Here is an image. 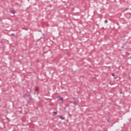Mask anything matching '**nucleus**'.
<instances>
[{
    "mask_svg": "<svg viewBox=\"0 0 131 131\" xmlns=\"http://www.w3.org/2000/svg\"><path fill=\"white\" fill-rule=\"evenodd\" d=\"M59 100H60V101H63V98L60 97V98H59Z\"/></svg>",
    "mask_w": 131,
    "mask_h": 131,
    "instance_id": "0eeeda50",
    "label": "nucleus"
},
{
    "mask_svg": "<svg viewBox=\"0 0 131 131\" xmlns=\"http://www.w3.org/2000/svg\"><path fill=\"white\" fill-rule=\"evenodd\" d=\"M58 113L57 112H54L53 114H55V115H57Z\"/></svg>",
    "mask_w": 131,
    "mask_h": 131,
    "instance_id": "423d86ee",
    "label": "nucleus"
},
{
    "mask_svg": "<svg viewBox=\"0 0 131 131\" xmlns=\"http://www.w3.org/2000/svg\"><path fill=\"white\" fill-rule=\"evenodd\" d=\"M10 13H11V14H15V10H14V9L10 10Z\"/></svg>",
    "mask_w": 131,
    "mask_h": 131,
    "instance_id": "f257e3e1",
    "label": "nucleus"
},
{
    "mask_svg": "<svg viewBox=\"0 0 131 131\" xmlns=\"http://www.w3.org/2000/svg\"><path fill=\"white\" fill-rule=\"evenodd\" d=\"M39 88L36 86L35 89V92H38Z\"/></svg>",
    "mask_w": 131,
    "mask_h": 131,
    "instance_id": "7ed1b4c3",
    "label": "nucleus"
},
{
    "mask_svg": "<svg viewBox=\"0 0 131 131\" xmlns=\"http://www.w3.org/2000/svg\"><path fill=\"white\" fill-rule=\"evenodd\" d=\"M112 76H114L115 75L114 74H112Z\"/></svg>",
    "mask_w": 131,
    "mask_h": 131,
    "instance_id": "1a4fd4ad",
    "label": "nucleus"
},
{
    "mask_svg": "<svg viewBox=\"0 0 131 131\" xmlns=\"http://www.w3.org/2000/svg\"><path fill=\"white\" fill-rule=\"evenodd\" d=\"M125 54H126V55H127V56H129V53L126 52L125 53Z\"/></svg>",
    "mask_w": 131,
    "mask_h": 131,
    "instance_id": "39448f33",
    "label": "nucleus"
},
{
    "mask_svg": "<svg viewBox=\"0 0 131 131\" xmlns=\"http://www.w3.org/2000/svg\"><path fill=\"white\" fill-rule=\"evenodd\" d=\"M73 104H75V102H73Z\"/></svg>",
    "mask_w": 131,
    "mask_h": 131,
    "instance_id": "9b49d317",
    "label": "nucleus"
},
{
    "mask_svg": "<svg viewBox=\"0 0 131 131\" xmlns=\"http://www.w3.org/2000/svg\"><path fill=\"white\" fill-rule=\"evenodd\" d=\"M59 118H60V119H61V120H64L65 119V118L62 117V116H60L59 117Z\"/></svg>",
    "mask_w": 131,
    "mask_h": 131,
    "instance_id": "f03ea898",
    "label": "nucleus"
},
{
    "mask_svg": "<svg viewBox=\"0 0 131 131\" xmlns=\"http://www.w3.org/2000/svg\"><path fill=\"white\" fill-rule=\"evenodd\" d=\"M104 23L106 24H107V23H108V20H107V19H105V20H104Z\"/></svg>",
    "mask_w": 131,
    "mask_h": 131,
    "instance_id": "20e7f679",
    "label": "nucleus"
},
{
    "mask_svg": "<svg viewBox=\"0 0 131 131\" xmlns=\"http://www.w3.org/2000/svg\"><path fill=\"white\" fill-rule=\"evenodd\" d=\"M129 14H130V15H131V13H130Z\"/></svg>",
    "mask_w": 131,
    "mask_h": 131,
    "instance_id": "f8f14e48",
    "label": "nucleus"
},
{
    "mask_svg": "<svg viewBox=\"0 0 131 131\" xmlns=\"http://www.w3.org/2000/svg\"><path fill=\"white\" fill-rule=\"evenodd\" d=\"M63 109L64 110H65L66 109V107H64Z\"/></svg>",
    "mask_w": 131,
    "mask_h": 131,
    "instance_id": "9d476101",
    "label": "nucleus"
},
{
    "mask_svg": "<svg viewBox=\"0 0 131 131\" xmlns=\"http://www.w3.org/2000/svg\"><path fill=\"white\" fill-rule=\"evenodd\" d=\"M11 35H12V36H15V34L12 33V34H11Z\"/></svg>",
    "mask_w": 131,
    "mask_h": 131,
    "instance_id": "6e6552de",
    "label": "nucleus"
}]
</instances>
